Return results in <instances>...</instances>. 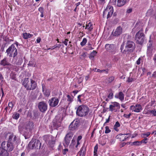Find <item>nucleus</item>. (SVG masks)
<instances>
[{"label":"nucleus","instance_id":"obj_1","mask_svg":"<svg viewBox=\"0 0 156 156\" xmlns=\"http://www.w3.org/2000/svg\"><path fill=\"white\" fill-rule=\"evenodd\" d=\"M124 45V44H122L120 47L121 52L124 54L133 52L136 48L135 43L131 41H127L125 44V49L123 50Z\"/></svg>","mask_w":156,"mask_h":156},{"label":"nucleus","instance_id":"obj_2","mask_svg":"<svg viewBox=\"0 0 156 156\" xmlns=\"http://www.w3.org/2000/svg\"><path fill=\"white\" fill-rule=\"evenodd\" d=\"M89 109L88 107L85 105L79 106L76 111V115L80 117L87 116L88 114Z\"/></svg>","mask_w":156,"mask_h":156},{"label":"nucleus","instance_id":"obj_3","mask_svg":"<svg viewBox=\"0 0 156 156\" xmlns=\"http://www.w3.org/2000/svg\"><path fill=\"white\" fill-rule=\"evenodd\" d=\"M144 38L145 35L143 33V29L142 28L136 34L135 39L137 44L142 45L144 42Z\"/></svg>","mask_w":156,"mask_h":156},{"label":"nucleus","instance_id":"obj_4","mask_svg":"<svg viewBox=\"0 0 156 156\" xmlns=\"http://www.w3.org/2000/svg\"><path fill=\"white\" fill-rule=\"evenodd\" d=\"M7 55L9 57H12L13 55V58H15L17 55V51L14 45L12 44L6 50Z\"/></svg>","mask_w":156,"mask_h":156},{"label":"nucleus","instance_id":"obj_5","mask_svg":"<svg viewBox=\"0 0 156 156\" xmlns=\"http://www.w3.org/2000/svg\"><path fill=\"white\" fill-rule=\"evenodd\" d=\"M113 8L112 6L108 5L103 12V17L107 19L111 17L113 12Z\"/></svg>","mask_w":156,"mask_h":156},{"label":"nucleus","instance_id":"obj_6","mask_svg":"<svg viewBox=\"0 0 156 156\" xmlns=\"http://www.w3.org/2000/svg\"><path fill=\"white\" fill-rule=\"evenodd\" d=\"M74 134V132L72 131H68L64 138L63 145L65 147H67L69 145L71 140Z\"/></svg>","mask_w":156,"mask_h":156},{"label":"nucleus","instance_id":"obj_7","mask_svg":"<svg viewBox=\"0 0 156 156\" xmlns=\"http://www.w3.org/2000/svg\"><path fill=\"white\" fill-rule=\"evenodd\" d=\"M41 146L40 141L37 140H32L29 142L28 146V148L31 149L34 148L39 149Z\"/></svg>","mask_w":156,"mask_h":156},{"label":"nucleus","instance_id":"obj_8","mask_svg":"<svg viewBox=\"0 0 156 156\" xmlns=\"http://www.w3.org/2000/svg\"><path fill=\"white\" fill-rule=\"evenodd\" d=\"M111 104L109 105V111L111 112H116L120 109V106L118 102L114 101L111 102Z\"/></svg>","mask_w":156,"mask_h":156},{"label":"nucleus","instance_id":"obj_9","mask_svg":"<svg viewBox=\"0 0 156 156\" xmlns=\"http://www.w3.org/2000/svg\"><path fill=\"white\" fill-rule=\"evenodd\" d=\"M59 100L57 97H52L48 101L50 107H54L57 106Z\"/></svg>","mask_w":156,"mask_h":156},{"label":"nucleus","instance_id":"obj_10","mask_svg":"<svg viewBox=\"0 0 156 156\" xmlns=\"http://www.w3.org/2000/svg\"><path fill=\"white\" fill-rule=\"evenodd\" d=\"M34 122L30 121L26 122L24 125L25 129L27 131L31 132L34 129Z\"/></svg>","mask_w":156,"mask_h":156},{"label":"nucleus","instance_id":"obj_11","mask_svg":"<svg viewBox=\"0 0 156 156\" xmlns=\"http://www.w3.org/2000/svg\"><path fill=\"white\" fill-rule=\"evenodd\" d=\"M2 148L0 152V155L2 156H8L9 153L6 149V142L3 141L1 144Z\"/></svg>","mask_w":156,"mask_h":156},{"label":"nucleus","instance_id":"obj_12","mask_svg":"<svg viewBox=\"0 0 156 156\" xmlns=\"http://www.w3.org/2000/svg\"><path fill=\"white\" fill-rule=\"evenodd\" d=\"M79 126V122L77 121H73L69 125L68 131H73L77 129Z\"/></svg>","mask_w":156,"mask_h":156},{"label":"nucleus","instance_id":"obj_13","mask_svg":"<svg viewBox=\"0 0 156 156\" xmlns=\"http://www.w3.org/2000/svg\"><path fill=\"white\" fill-rule=\"evenodd\" d=\"M47 105L44 101H41L38 103L39 109L42 112H44L47 110Z\"/></svg>","mask_w":156,"mask_h":156},{"label":"nucleus","instance_id":"obj_14","mask_svg":"<svg viewBox=\"0 0 156 156\" xmlns=\"http://www.w3.org/2000/svg\"><path fill=\"white\" fill-rule=\"evenodd\" d=\"M105 48L108 51L110 52L112 54H115V53L114 49V45L113 44H106L105 45Z\"/></svg>","mask_w":156,"mask_h":156},{"label":"nucleus","instance_id":"obj_15","mask_svg":"<svg viewBox=\"0 0 156 156\" xmlns=\"http://www.w3.org/2000/svg\"><path fill=\"white\" fill-rule=\"evenodd\" d=\"M30 81V84L29 83V86L27 87V90H34L37 87V83L34 80L31 79Z\"/></svg>","mask_w":156,"mask_h":156},{"label":"nucleus","instance_id":"obj_16","mask_svg":"<svg viewBox=\"0 0 156 156\" xmlns=\"http://www.w3.org/2000/svg\"><path fill=\"white\" fill-rule=\"evenodd\" d=\"M122 28L120 26L118 27L115 31H114L112 32V34L114 36H118L120 35L122 33Z\"/></svg>","mask_w":156,"mask_h":156},{"label":"nucleus","instance_id":"obj_17","mask_svg":"<svg viewBox=\"0 0 156 156\" xmlns=\"http://www.w3.org/2000/svg\"><path fill=\"white\" fill-rule=\"evenodd\" d=\"M114 97L115 98L118 99L122 101L124 100V95L122 91H120L118 93H116Z\"/></svg>","mask_w":156,"mask_h":156},{"label":"nucleus","instance_id":"obj_18","mask_svg":"<svg viewBox=\"0 0 156 156\" xmlns=\"http://www.w3.org/2000/svg\"><path fill=\"white\" fill-rule=\"evenodd\" d=\"M16 139L17 137L16 136L13 134H12L9 136L8 142L14 144L16 143Z\"/></svg>","mask_w":156,"mask_h":156},{"label":"nucleus","instance_id":"obj_19","mask_svg":"<svg viewBox=\"0 0 156 156\" xmlns=\"http://www.w3.org/2000/svg\"><path fill=\"white\" fill-rule=\"evenodd\" d=\"M0 65L3 66H11V64L8 61V59L6 57L4 58L1 61Z\"/></svg>","mask_w":156,"mask_h":156},{"label":"nucleus","instance_id":"obj_20","mask_svg":"<svg viewBox=\"0 0 156 156\" xmlns=\"http://www.w3.org/2000/svg\"><path fill=\"white\" fill-rule=\"evenodd\" d=\"M14 148V144L10 142H6L5 149L9 151H12Z\"/></svg>","mask_w":156,"mask_h":156},{"label":"nucleus","instance_id":"obj_21","mask_svg":"<svg viewBox=\"0 0 156 156\" xmlns=\"http://www.w3.org/2000/svg\"><path fill=\"white\" fill-rule=\"evenodd\" d=\"M128 134H119L116 136V138L120 141H123L128 138V137L125 136V135Z\"/></svg>","mask_w":156,"mask_h":156},{"label":"nucleus","instance_id":"obj_22","mask_svg":"<svg viewBox=\"0 0 156 156\" xmlns=\"http://www.w3.org/2000/svg\"><path fill=\"white\" fill-rule=\"evenodd\" d=\"M44 87L42 85V91L44 95L47 97H48L50 95L51 91L48 89H44Z\"/></svg>","mask_w":156,"mask_h":156},{"label":"nucleus","instance_id":"obj_23","mask_svg":"<svg viewBox=\"0 0 156 156\" xmlns=\"http://www.w3.org/2000/svg\"><path fill=\"white\" fill-rule=\"evenodd\" d=\"M86 147L83 145L79 152L80 156H85L86 154Z\"/></svg>","mask_w":156,"mask_h":156},{"label":"nucleus","instance_id":"obj_24","mask_svg":"<svg viewBox=\"0 0 156 156\" xmlns=\"http://www.w3.org/2000/svg\"><path fill=\"white\" fill-rule=\"evenodd\" d=\"M29 82L28 78H25L22 83V85L26 88L27 90V87H28L29 85Z\"/></svg>","mask_w":156,"mask_h":156},{"label":"nucleus","instance_id":"obj_25","mask_svg":"<svg viewBox=\"0 0 156 156\" xmlns=\"http://www.w3.org/2000/svg\"><path fill=\"white\" fill-rule=\"evenodd\" d=\"M126 2V0H117V5L118 7L123 6L125 4Z\"/></svg>","mask_w":156,"mask_h":156},{"label":"nucleus","instance_id":"obj_26","mask_svg":"<svg viewBox=\"0 0 156 156\" xmlns=\"http://www.w3.org/2000/svg\"><path fill=\"white\" fill-rule=\"evenodd\" d=\"M135 108L136 109L134 111V112H140L142 110L141 105L140 104H136L135 105Z\"/></svg>","mask_w":156,"mask_h":156},{"label":"nucleus","instance_id":"obj_27","mask_svg":"<svg viewBox=\"0 0 156 156\" xmlns=\"http://www.w3.org/2000/svg\"><path fill=\"white\" fill-rule=\"evenodd\" d=\"M85 29H87L88 30L91 31L93 29L92 23L90 22L88 24H86Z\"/></svg>","mask_w":156,"mask_h":156},{"label":"nucleus","instance_id":"obj_28","mask_svg":"<svg viewBox=\"0 0 156 156\" xmlns=\"http://www.w3.org/2000/svg\"><path fill=\"white\" fill-rule=\"evenodd\" d=\"M97 52L95 50H94L92 52H91L89 56V58L91 60H94V57L96 55Z\"/></svg>","mask_w":156,"mask_h":156},{"label":"nucleus","instance_id":"obj_29","mask_svg":"<svg viewBox=\"0 0 156 156\" xmlns=\"http://www.w3.org/2000/svg\"><path fill=\"white\" fill-rule=\"evenodd\" d=\"M23 37L24 39H27L28 38H30L32 37V35L29 33H25L23 34Z\"/></svg>","mask_w":156,"mask_h":156},{"label":"nucleus","instance_id":"obj_30","mask_svg":"<svg viewBox=\"0 0 156 156\" xmlns=\"http://www.w3.org/2000/svg\"><path fill=\"white\" fill-rule=\"evenodd\" d=\"M120 126V125L118 121H117L114 126V129L116 131H118V129H117L118 127H119Z\"/></svg>","mask_w":156,"mask_h":156},{"label":"nucleus","instance_id":"obj_31","mask_svg":"<svg viewBox=\"0 0 156 156\" xmlns=\"http://www.w3.org/2000/svg\"><path fill=\"white\" fill-rule=\"evenodd\" d=\"M19 114L16 112H14L12 116V118L15 119H17L19 118Z\"/></svg>","mask_w":156,"mask_h":156},{"label":"nucleus","instance_id":"obj_32","mask_svg":"<svg viewBox=\"0 0 156 156\" xmlns=\"http://www.w3.org/2000/svg\"><path fill=\"white\" fill-rule=\"evenodd\" d=\"M67 101L69 102V103H71L72 101H73L74 98V97L73 96H71L69 95H67Z\"/></svg>","mask_w":156,"mask_h":156},{"label":"nucleus","instance_id":"obj_33","mask_svg":"<svg viewBox=\"0 0 156 156\" xmlns=\"http://www.w3.org/2000/svg\"><path fill=\"white\" fill-rule=\"evenodd\" d=\"M87 52H83L80 55V58L82 60L84 59L87 56Z\"/></svg>","mask_w":156,"mask_h":156},{"label":"nucleus","instance_id":"obj_34","mask_svg":"<svg viewBox=\"0 0 156 156\" xmlns=\"http://www.w3.org/2000/svg\"><path fill=\"white\" fill-rule=\"evenodd\" d=\"M153 49L152 47L148 48L147 51V53L149 55H152V51Z\"/></svg>","mask_w":156,"mask_h":156},{"label":"nucleus","instance_id":"obj_35","mask_svg":"<svg viewBox=\"0 0 156 156\" xmlns=\"http://www.w3.org/2000/svg\"><path fill=\"white\" fill-rule=\"evenodd\" d=\"M87 41V38H84L83 39L82 41L80 43V44L82 46H83L85 45Z\"/></svg>","mask_w":156,"mask_h":156},{"label":"nucleus","instance_id":"obj_36","mask_svg":"<svg viewBox=\"0 0 156 156\" xmlns=\"http://www.w3.org/2000/svg\"><path fill=\"white\" fill-rule=\"evenodd\" d=\"M151 133L150 132H148L147 133H144L142 134L141 136L143 138L145 137V136H146V137H148L150 136Z\"/></svg>","mask_w":156,"mask_h":156},{"label":"nucleus","instance_id":"obj_37","mask_svg":"<svg viewBox=\"0 0 156 156\" xmlns=\"http://www.w3.org/2000/svg\"><path fill=\"white\" fill-rule=\"evenodd\" d=\"M50 136L48 135H45L44 136V140L46 143H47L49 141Z\"/></svg>","mask_w":156,"mask_h":156},{"label":"nucleus","instance_id":"obj_38","mask_svg":"<svg viewBox=\"0 0 156 156\" xmlns=\"http://www.w3.org/2000/svg\"><path fill=\"white\" fill-rule=\"evenodd\" d=\"M98 144H97L94 147V155L95 156V155H97V152L98 149Z\"/></svg>","mask_w":156,"mask_h":156},{"label":"nucleus","instance_id":"obj_39","mask_svg":"<svg viewBox=\"0 0 156 156\" xmlns=\"http://www.w3.org/2000/svg\"><path fill=\"white\" fill-rule=\"evenodd\" d=\"M114 80V77L113 76H111L108 79V83H110L113 81Z\"/></svg>","mask_w":156,"mask_h":156},{"label":"nucleus","instance_id":"obj_40","mask_svg":"<svg viewBox=\"0 0 156 156\" xmlns=\"http://www.w3.org/2000/svg\"><path fill=\"white\" fill-rule=\"evenodd\" d=\"M105 133L106 134L108 133H110L111 131L110 129H109V127L106 126L105 127Z\"/></svg>","mask_w":156,"mask_h":156},{"label":"nucleus","instance_id":"obj_41","mask_svg":"<svg viewBox=\"0 0 156 156\" xmlns=\"http://www.w3.org/2000/svg\"><path fill=\"white\" fill-rule=\"evenodd\" d=\"M61 44H56V45L53 46L51 48H49L48 49H51V50H53L56 48H59L61 47Z\"/></svg>","mask_w":156,"mask_h":156},{"label":"nucleus","instance_id":"obj_42","mask_svg":"<svg viewBox=\"0 0 156 156\" xmlns=\"http://www.w3.org/2000/svg\"><path fill=\"white\" fill-rule=\"evenodd\" d=\"M113 94L111 91L110 92L108 96V98L110 99H111L113 98Z\"/></svg>","mask_w":156,"mask_h":156},{"label":"nucleus","instance_id":"obj_43","mask_svg":"<svg viewBox=\"0 0 156 156\" xmlns=\"http://www.w3.org/2000/svg\"><path fill=\"white\" fill-rule=\"evenodd\" d=\"M132 145L136 146H139L140 145V142L138 141H134L133 142Z\"/></svg>","mask_w":156,"mask_h":156},{"label":"nucleus","instance_id":"obj_44","mask_svg":"<svg viewBox=\"0 0 156 156\" xmlns=\"http://www.w3.org/2000/svg\"><path fill=\"white\" fill-rule=\"evenodd\" d=\"M148 140V139L147 138H144L142 140H141L140 142V144H141L142 143H144V144H146V143H147V141H146L147 140Z\"/></svg>","mask_w":156,"mask_h":156},{"label":"nucleus","instance_id":"obj_45","mask_svg":"<svg viewBox=\"0 0 156 156\" xmlns=\"http://www.w3.org/2000/svg\"><path fill=\"white\" fill-rule=\"evenodd\" d=\"M149 112L150 113L152 114L154 116H156V110L155 109L150 110Z\"/></svg>","mask_w":156,"mask_h":156},{"label":"nucleus","instance_id":"obj_46","mask_svg":"<svg viewBox=\"0 0 156 156\" xmlns=\"http://www.w3.org/2000/svg\"><path fill=\"white\" fill-rule=\"evenodd\" d=\"M131 115V113H129L128 114H124L123 115V116L126 119H129L130 117V116Z\"/></svg>","mask_w":156,"mask_h":156},{"label":"nucleus","instance_id":"obj_47","mask_svg":"<svg viewBox=\"0 0 156 156\" xmlns=\"http://www.w3.org/2000/svg\"><path fill=\"white\" fill-rule=\"evenodd\" d=\"M83 78L82 77H80L78 79L77 83L78 84H80L83 81Z\"/></svg>","mask_w":156,"mask_h":156},{"label":"nucleus","instance_id":"obj_48","mask_svg":"<svg viewBox=\"0 0 156 156\" xmlns=\"http://www.w3.org/2000/svg\"><path fill=\"white\" fill-rule=\"evenodd\" d=\"M136 109L135 105H132L130 106V109L131 110H132V112H134L135 110Z\"/></svg>","mask_w":156,"mask_h":156},{"label":"nucleus","instance_id":"obj_49","mask_svg":"<svg viewBox=\"0 0 156 156\" xmlns=\"http://www.w3.org/2000/svg\"><path fill=\"white\" fill-rule=\"evenodd\" d=\"M134 81V79H133V78L128 77L127 80V82L128 83H130V82H132L133 81Z\"/></svg>","mask_w":156,"mask_h":156},{"label":"nucleus","instance_id":"obj_50","mask_svg":"<svg viewBox=\"0 0 156 156\" xmlns=\"http://www.w3.org/2000/svg\"><path fill=\"white\" fill-rule=\"evenodd\" d=\"M23 62V60L22 59H19L18 60V62L16 63L17 65H20Z\"/></svg>","mask_w":156,"mask_h":156},{"label":"nucleus","instance_id":"obj_51","mask_svg":"<svg viewBox=\"0 0 156 156\" xmlns=\"http://www.w3.org/2000/svg\"><path fill=\"white\" fill-rule=\"evenodd\" d=\"M115 142V139L113 138L109 140V143L111 144H113Z\"/></svg>","mask_w":156,"mask_h":156},{"label":"nucleus","instance_id":"obj_52","mask_svg":"<svg viewBox=\"0 0 156 156\" xmlns=\"http://www.w3.org/2000/svg\"><path fill=\"white\" fill-rule=\"evenodd\" d=\"M155 102V101L154 99H152L151 102L150 103L151 106H152V105L154 104Z\"/></svg>","mask_w":156,"mask_h":156},{"label":"nucleus","instance_id":"obj_53","mask_svg":"<svg viewBox=\"0 0 156 156\" xmlns=\"http://www.w3.org/2000/svg\"><path fill=\"white\" fill-rule=\"evenodd\" d=\"M8 105L9 108H11V110L12 108L13 105V104L12 102H10L9 103Z\"/></svg>","mask_w":156,"mask_h":156},{"label":"nucleus","instance_id":"obj_54","mask_svg":"<svg viewBox=\"0 0 156 156\" xmlns=\"http://www.w3.org/2000/svg\"><path fill=\"white\" fill-rule=\"evenodd\" d=\"M38 10L41 13L44 12V9L43 7H40L38 8Z\"/></svg>","mask_w":156,"mask_h":156},{"label":"nucleus","instance_id":"obj_55","mask_svg":"<svg viewBox=\"0 0 156 156\" xmlns=\"http://www.w3.org/2000/svg\"><path fill=\"white\" fill-rule=\"evenodd\" d=\"M97 71L98 72H100V73H102V72H104L105 71V72H106V73H108V70H105V69H103V70H100L99 69H97Z\"/></svg>","mask_w":156,"mask_h":156},{"label":"nucleus","instance_id":"obj_56","mask_svg":"<svg viewBox=\"0 0 156 156\" xmlns=\"http://www.w3.org/2000/svg\"><path fill=\"white\" fill-rule=\"evenodd\" d=\"M110 115H109L108 117V118L107 119H106V122H105V123H104V126L105 125V124L107 123H108L110 121Z\"/></svg>","mask_w":156,"mask_h":156},{"label":"nucleus","instance_id":"obj_57","mask_svg":"<svg viewBox=\"0 0 156 156\" xmlns=\"http://www.w3.org/2000/svg\"><path fill=\"white\" fill-rule=\"evenodd\" d=\"M152 43L150 41H149V43L147 44V47L148 48L152 47Z\"/></svg>","mask_w":156,"mask_h":156},{"label":"nucleus","instance_id":"obj_58","mask_svg":"<svg viewBox=\"0 0 156 156\" xmlns=\"http://www.w3.org/2000/svg\"><path fill=\"white\" fill-rule=\"evenodd\" d=\"M82 96V95H79L77 97V101H79L80 102H81V100L80 99V98Z\"/></svg>","mask_w":156,"mask_h":156},{"label":"nucleus","instance_id":"obj_59","mask_svg":"<svg viewBox=\"0 0 156 156\" xmlns=\"http://www.w3.org/2000/svg\"><path fill=\"white\" fill-rule=\"evenodd\" d=\"M69 40L68 39H65L64 41H63L62 43L65 44L66 46H67L68 44L67 42Z\"/></svg>","mask_w":156,"mask_h":156},{"label":"nucleus","instance_id":"obj_60","mask_svg":"<svg viewBox=\"0 0 156 156\" xmlns=\"http://www.w3.org/2000/svg\"><path fill=\"white\" fill-rule=\"evenodd\" d=\"M140 60L141 58H139L136 61V63L137 65H140Z\"/></svg>","mask_w":156,"mask_h":156},{"label":"nucleus","instance_id":"obj_61","mask_svg":"<svg viewBox=\"0 0 156 156\" xmlns=\"http://www.w3.org/2000/svg\"><path fill=\"white\" fill-rule=\"evenodd\" d=\"M126 144V143L125 142H122V143H121L120 144V147H122L124 146Z\"/></svg>","mask_w":156,"mask_h":156},{"label":"nucleus","instance_id":"obj_62","mask_svg":"<svg viewBox=\"0 0 156 156\" xmlns=\"http://www.w3.org/2000/svg\"><path fill=\"white\" fill-rule=\"evenodd\" d=\"M114 60L115 61H117L119 59V58L117 56H114V58H113Z\"/></svg>","mask_w":156,"mask_h":156},{"label":"nucleus","instance_id":"obj_63","mask_svg":"<svg viewBox=\"0 0 156 156\" xmlns=\"http://www.w3.org/2000/svg\"><path fill=\"white\" fill-rule=\"evenodd\" d=\"M38 113L36 112H34V116L35 118L37 117L38 116Z\"/></svg>","mask_w":156,"mask_h":156},{"label":"nucleus","instance_id":"obj_64","mask_svg":"<svg viewBox=\"0 0 156 156\" xmlns=\"http://www.w3.org/2000/svg\"><path fill=\"white\" fill-rule=\"evenodd\" d=\"M132 9H129L127 10V12L128 13H130L132 12Z\"/></svg>","mask_w":156,"mask_h":156}]
</instances>
